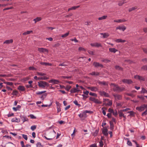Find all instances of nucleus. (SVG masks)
Listing matches in <instances>:
<instances>
[{"label": "nucleus", "instance_id": "f257e3e1", "mask_svg": "<svg viewBox=\"0 0 147 147\" xmlns=\"http://www.w3.org/2000/svg\"><path fill=\"white\" fill-rule=\"evenodd\" d=\"M46 92V91H44L41 92H36V94L37 95H40L39 96V98L42 99L43 100L47 96V94L46 93H44Z\"/></svg>", "mask_w": 147, "mask_h": 147}, {"label": "nucleus", "instance_id": "f03ea898", "mask_svg": "<svg viewBox=\"0 0 147 147\" xmlns=\"http://www.w3.org/2000/svg\"><path fill=\"white\" fill-rule=\"evenodd\" d=\"M125 88L123 87L119 86L117 85L116 87L113 88V90L114 92H121L124 90Z\"/></svg>", "mask_w": 147, "mask_h": 147}, {"label": "nucleus", "instance_id": "7ed1b4c3", "mask_svg": "<svg viewBox=\"0 0 147 147\" xmlns=\"http://www.w3.org/2000/svg\"><path fill=\"white\" fill-rule=\"evenodd\" d=\"M134 78L135 79L138 80L140 81H144L145 80V79L144 77L138 75L135 76H134Z\"/></svg>", "mask_w": 147, "mask_h": 147}, {"label": "nucleus", "instance_id": "20e7f679", "mask_svg": "<svg viewBox=\"0 0 147 147\" xmlns=\"http://www.w3.org/2000/svg\"><path fill=\"white\" fill-rule=\"evenodd\" d=\"M45 82L43 81H41L40 82H38L39 86L42 88H45Z\"/></svg>", "mask_w": 147, "mask_h": 147}, {"label": "nucleus", "instance_id": "39448f33", "mask_svg": "<svg viewBox=\"0 0 147 147\" xmlns=\"http://www.w3.org/2000/svg\"><path fill=\"white\" fill-rule=\"evenodd\" d=\"M99 93L101 96L104 95L105 96L109 97V94L104 91H99Z\"/></svg>", "mask_w": 147, "mask_h": 147}, {"label": "nucleus", "instance_id": "423d86ee", "mask_svg": "<svg viewBox=\"0 0 147 147\" xmlns=\"http://www.w3.org/2000/svg\"><path fill=\"white\" fill-rule=\"evenodd\" d=\"M126 29V27L124 25L118 26L116 28V30L119 29L120 30H122L123 31H124Z\"/></svg>", "mask_w": 147, "mask_h": 147}, {"label": "nucleus", "instance_id": "0eeeda50", "mask_svg": "<svg viewBox=\"0 0 147 147\" xmlns=\"http://www.w3.org/2000/svg\"><path fill=\"white\" fill-rule=\"evenodd\" d=\"M80 91V90H79V88H74L71 89L70 90V92L71 93H72L78 92Z\"/></svg>", "mask_w": 147, "mask_h": 147}, {"label": "nucleus", "instance_id": "6e6552de", "mask_svg": "<svg viewBox=\"0 0 147 147\" xmlns=\"http://www.w3.org/2000/svg\"><path fill=\"white\" fill-rule=\"evenodd\" d=\"M136 109L140 112L143 111L145 109L144 105H142L140 107H136Z\"/></svg>", "mask_w": 147, "mask_h": 147}, {"label": "nucleus", "instance_id": "1a4fd4ad", "mask_svg": "<svg viewBox=\"0 0 147 147\" xmlns=\"http://www.w3.org/2000/svg\"><path fill=\"white\" fill-rule=\"evenodd\" d=\"M90 45L92 47H102L100 43L97 42L91 43Z\"/></svg>", "mask_w": 147, "mask_h": 147}, {"label": "nucleus", "instance_id": "9d476101", "mask_svg": "<svg viewBox=\"0 0 147 147\" xmlns=\"http://www.w3.org/2000/svg\"><path fill=\"white\" fill-rule=\"evenodd\" d=\"M113 96L115 97L116 100H120L122 98V96L119 94H116L113 95Z\"/></svg>", "mask_w": 147, "mask_h": 147}, {"label": "nucleus", "instance_id": "9b49d317", "mask_svg": "<svg viewBox=\"0 0 147 147\" xmlns=\"http://www.w3.org/2000/svg\"><path fill=\"white\" fill-rule=\"evenodd\" d=\"M38 51L40 53H44V52H48L47 49L43 48H38Z\"/></svg>", "mask_w": 147, "mask_h": 147}, {"label": "nucleus", "instance_id": "f8f14e48", "mask_svg": "<svg viewBox=\"0 0 147 147\" xmlns=\"http://www.w3.org/2000/svg\"><path fill=\"white\" fill-rule=\"evenodd\" d=\"M59 81L58 80L55 79H51L49 81V83H53L54 84H58L59 83Z\"/></svg>", "mask_w": 147, "mask_h": 147}, {"label": "nucleus", "instance_id": "ddd939ff", "mask_svg": "<svg viewBox=\"0 0 147 147\" xmlns=\"http://www.w3.org/2000/svg\"><path fill=\"white\" fill-rule=\"evenodd\" d=\"M93 65L95 67H103V65L102 64H100L99 63L97 62H94L93 63Z\"/></svg>", "mask_w": 147, "mask_h": 147}, {"label": "nucleus", "instance_id": "4468645a", "mask_svg": "<svg viewBox=\"0 0 147 147\" xmlns=\"http://www.w3.org/2000/svg\"><path fill=\"white\" fill-rule=\"evenodd\" d=\"M100 34L102 35L103 38H106L109 36V34L108 33H100Z\"/></svg>", "mask_w": 147, "mask_h": 147}, {"label": "nucleus", "instance_id": "2eb2a0df", "mask_svg": "<svg viewBox=\"0 0 147 147\" xmlns=\"http://www.w3.org/2000/svg\"><path fill=\"white\" fill-rule=\"evenodd\" d=\"M88 88L90 89L91 91L96 92L98 90V88L95 87H88Z\"/></svg>", "mask_w": 147, "mask_h": 147}, {"label": "nucleus", "instance_id": "dca6fc26", "mask_svg": "<svg viewBox=\"0 0 147 147\" xmlns=\"http://www.w3.org/2000/svg\"><path fill=\"white\" fill-rule=\"evenodd\" d=\"M107 129L106 128L103 129L102 131V133L105 136H108V133H107Z\"/></svg>", "mask_w": 147, "mask_h": 147}, {"label": "nucleus", "instance_id": "f3484780", "mask_svg": "<svg viewBox=\"0 0 147 147\" xmlns=\"http://www.w3.org/2000/svg\"><path fill=\"white\" fill-rule=\"evenodd\" d=\"M18 89L20 91L23 92L25 91V89L24 86H20L18 88Z\"/></svg>", "mask_w": 147, "mask_h": 147}, {"label": "nucleus", "instance_id": "a211bd4d", "mask_svg": "<svg viewBox=\"0 0 147 147\" xmlns=\"http://www.w3.org/2000/svg\"><path fill=\"white\" fill-rule=\"evenodd\" d=\"M11 121L12 122L19 123L20 121V118L15 117L12 119Z\"/></svg>", "mask_w": 147, "mask_h": 147}, {"label": "nucleus", "instance_id": "6ab92c4d", "mask_svg": "<svg viewBox=\"0 0 147 147\" xmlns=\"http://www.w3.org/2000/svg\"><path fill=\"white\" fill-rule=\"evenodd\" d=\"M20 118L21 119L23 123L25 121H28V118L24 116H20Z\"/></svg>", "mask_w": 147, "mask_h": 147}, {"label": "nucleus", "instance_id": "aec40b11", "mask_svg": "<svg viewBox=\"0 0 147 147\" xmlns=\"http://www.w3.org/2000/svg\"><path fill=\"white\" fill-rule=\"evenodd\" d=\"M89 75L92 76H98L100 75V73L97 72L93 71L92 73H90Z\"/></svg>", "mask_w": 147, "mask_h": 147}, {"label": "nucleus", "instance_id": "412c9836", "mask_svg": "<svg viewBox=\"0 0 147 147\" xmlns=\"http://www.w3.org/2000/svg\"><path fill=\"white\" fill-rule=\"evenodd\" d=\"M115 68L116 69L118 70H120L121 71H123V69L122 67L116 65L115 66Z\"/></svg>", "mask_w": 147, "mask_h": 147}, {"label": "nucleus", "instance_id": "4be33fe9", "mask_svg": "<svg viewBox=\"0 0 147 147\" xmlns=\"http://www.w3.org/2000/svg\"><path fill=\"white\" fill-rule=\"evenodd\" d=\"M13 42V40L12 39L8 40L5 41L3 42V44H9L12 43Z\"/></svg>", "mask_w": 147, "mask_h": 147}, {"label": "nucleus", "instance_id": "5701e85b", "mask_svg": "<svg viewBox=\"0 0 147 147\" xmlns=\"http://www.w3.org/2000/svg\"><path fill=\"white\" fill-rule=\"evenodd\" d=\"M125 1V0H123L120 1L119 2L118 5L119 6H121L123 4L126 3Z\"/></svg>", "mask_w": 147, "mask_h": 147}, {"label": "nucleus", "instance_id": "b1692460", "mask_svg": "<svg viewBox=\"0 0 147 147\" xmlns=\"http://www.w3.org/2000/svg\"><path fill=\"white\" fill-rule=\"evenodd\" d=\"M40 64L42 65H45L46 66H50L52 65V64L51 63H46L44 62H41L40 63Z\"/></svg>", "mask_w": 147, "mask_h": 147}, {"label": "nucleus", "instance_id": "393cba45", "mask_svg": "<svg viewBox=\"0 0 147 147\" xmlns=\"http://www.w3.org/2000/svg\"><path fill=\"white\" fill-rule=\"evenodd\" d=\"M109 123L110 124V129L111 130H113L114 129V126L113 122V121H110Z\"/></svg>", "mask_w": 147, "mask_h": 147}, {"label": "nucleus", "instance_id": "a878e982", "mask_svg": "<svg viewBox=\"0 0 147 147\" xmlns=\"http://www.w3.org/2000/svg\"><path fill=\"white\" fill-rule=\"evenodd\" d=\"M109 51L111 52L115 53L118 51L117 49L115 48H110L109 49Z\"/></svg>", "mask_w": 147, "mask_h": 147}, {"label": "nucleus", "instance_id": "bb28decb", "mask_svg": "<svg viewBox=\"0 0 147 147\" xmlns=\"http://www.w3.org/2000/svg\"><path fill=\"white\" fill-rule=\"evenodd\" d=\"M115 41L117 42H124L126 41L125 40H122L121 39H118L116 40Z\"/></svg>", "mask_w": 147, "mask_h": 147}, {"label": "nucleus", "instance_id": "cd10ccee", "mask_svg": "<svg viewBox=\"0 0 147 147\" xmlns=\"http://www.w3.org/2000/svg\"><path fill=\"white\" fill-rule=\"evenodd\" d=\"M99 131V129L96 130L95 131L92 133V135L94 136H97Z\"/></svg>", "mask_w": 147, "mask_h": 147}, {"label": "nucleus", "instance_id": "c85d7f7f", "mask_svg": "<svg viewBox=\"0 0 147 147\" xmlns=\"http://www.w3.org/2000/svg\"><path fill=\"white\" fill-rule=\"evenodd\" d=\"M98 83L99 84H102L104 85L105 86H108V82H106L105 81H102V82H99Z\"/></svg>", "mask_w": 147, "mask_h": 147}, {"label": "nucleus", "instance_id": "c756f323", "mask_svg": "<svg viewBox=\"0 0 147 147\" xmlns=\"http://www.w3.org/2000/svg\"><path fill=\"white\" fill-rule=\"evenodd\" d=\"M42 20L41 17H37L33 20V21H35V23H36L37 22L39 21Z\"/></svg>", "mask_w": 147, "mask_h": 147}, {"label": "nucleus", "instance_id": "7c9ffc66", "mask_svg": "<svg viewBox=\"0 0 147 147\" xmlns=\"http://www.w3.org/2000/svg\"><path fill=\"white\" fill-rule=\"evenodd\" d=\"M32 32H33L32 31V30L28 31L26 32H24L22 34L24 35L29 34H30L31 33H32Z\"/></svg>", "mask_w": 147, "mask_h": 147}, {"label": "nucleus", "instance_id": "2f4dec72", "mask_svg": "<svg viewBox=\"0 0 147 147\" xmlns=\"http://www.w3.org/2000/svg\"><path fill=\"white\" fill-rule=\"evenodd\" d=\"M123 112L122 111V110H120L118 111V113L119 114V116L120 117H121L124 115Z\"/></svg>", "mask_w": 147, "mask_h": 147}, {"label": "nucleus", "instance_id": "473e14b6", "mask_svg": "<svg viewBox=\"0 0 147 147\" xmlns=\"http://www.w3.org/2000/svg\"><path fill=\"white\" fill-rule=\"evenodd\" d=\"M38 80H46L48 79V78L46 76H44V77H38Z\"/></svg>", "mask_w": 147, "mask_h": 147}, {"label": "nucleus", "instance_id": "72a5a7b5", "mask_svg": "<svg viewBox=\"0 0 147 147\" xmlns=\"http://www.w3.org/2000/svg\"><path fill=\"white\" fill-rule=\"evenodd\" d=\"M107 16H104L101 17H99L98 18V20H104L106 19Z\"/></svg>", "mask_w": 147, "mask_h": 147}, {"label": "nucleus", "instance_id": "f704fd0d", "mask_svg": "<svg viewBox=\"0 0 147 147\" xmlns=\"http://www.w3.org/2000/svg\"><path fill=\"white\" fill-rule=\"evenodd\" d=\"M141 93H147V90L145 89L144 88H142V90L141 91Z\"/></svg>", "mask_w": 147, "mask_h": 147}, {"label": "nucleus", "instance_id": "c9c22d12", "mask_svg": "<svg viewBox=\"0 0 147 147\" xmlns=\"http://www.w3.org/2000/svg\"><path fill=\"white\" fill-rule=\"evenodd\" d=\"M21 108V106L19 105H18L16 107H13V109L15 111H16L18 109Z\"/></svg>", "mask_w": 147, "mask_h": 147}, {"label": "nucleus", "instance_id": "e433bc0d", "mask_svg": "<svg viewBox=\"0 0 147 147\" xmlns=\"http://www.w3.org/2000/svg\"><path fill=\"white\" fill-rule=\"evenodd\" d=\"M95 103L98 104H100L102 103V102L101 101H100L98 100V99L96 98L95 100L94 101V102Z\"/></svg>", "mask_w": 147, "mask_h": 147}, {"label": "nucleus", "instance_id": "4c0bfd02", "mask_svg": "<svg viewBox=\"0 0 147 147\" xmlns=\"http://www.w3.org/2000/svg\"><path fill=\"white\" fill-rule=\"evenodd\" d=\"M74 103L78 107L81 106V105L78 103V102L77 100H75L73 101Z\"/></svg>", "mask_w": 147, "mask_h": 147}, {"label": "nucleus", "instance_id": "58836bf2", "mask_svg": "<svg viewBox=\"0 0 147 147\" xmlns=\"http://www.w3.org/2000/svg\"><path fill=\"white\" fill-rule=\"evenodd\" d=\"M104 105H105L106 106L109 105V106H111L112 105V101H110L108 102L106 104H104Z\"/></svg>", "mask_w": 147, "mask_h": 147}, {"label": "nucleus", "instance_id": "ea45409f", "mask_svg": "<svg viewBox=\"0 0 147 147\" xmlns=\"http://www.w3.org/2000/svg\"><path fill=\"white\" fill-rule=\"evenodd\" d=\"M69 32H67L65 34L62 35L61 36L62 38H65V37L69 35Z\"/></svg>", "mask_w": 147, "mask_h": 147}, {"label": "nucleus", "instance_id": "a19ab883", "mask_svg": "<svg viewBox=\"0 0 147 147\" xmlns=\"http://www.w3.org/2000/svg\"><path fill=\"white\" fill-rule=\"evenodd\" d=\"M44 137L47 140H52L54 138V137H51L50 138H48L46 136H44Z\"/></svg>", "mask_w": 147, "mask_h": 147}, {"label": "nucleus", "instance_id": "79ce46f5", "mask_svg": "<svg viewBox=\"0 0 147 147\" xmlns=\"http://www.w3.org/2000/svg\"><path fill=\"white\" fill-rule=\"evenodd\" d=\"M126 139L127 140H128V141H127V145L130 146H132V143H131V141L129 140V139H128L127 138Z\"/></svg>", "mask_w": 147, "mask_h": 147}, {"label": "nucleus", "instance_id": "37998d69", "mask_svg": "<svg viewBox=\"0 0 147 147\" xmlns=\"http://www.w3.org/2000/svg\"><path fill=\"white\" fill-rule=\"evenodd\" d=\"M80 6L78 5L77 6H74L71 7V10H75L76 8H78L80 7Z\"/></svg>", "mask_w": 147, "mask_h": 147}, {"label": "nucleus", "instance_id": "c03bdc74", "mask_svg": "<svg viewBox=\"0 0 147 147\" xmlns=\"http://www.w3.org/2000/svg\"><path fill=\"white\" fill-rule=\"evenodd\" d=\"M78 51H86V50L84 48L81 47H80L78 48Z\"/></svg>", "mask_w": 147, "mask_h": 147}, {"label": "nucleus", "instance_id": "a18cd8bd", "mask_svg": "<svg viewBox=\"0 0 147 147\" xmlns=\"http://www.w3.org/2000/svg\"><path fill=\"white\" fill-rule=\"evenodd\" d=\"M127 113H129L130 115L133 116L135 114V113L133 111H128Z\"/></svg>", "mask_w": 147, "mask_h": 147}, {"label": "nucleus", "instance_id": "49530a36", "mask_svg": "<svg viewBox=\"0 0 147 147\" xmlns=\"http://www.w3.org/2000/svg\"><path fill=\"white\" fill-rule=\"evenodd\" d=\"M36 128V125H34L31 126L30 127L32 131H34Z\"/></svg>", "mask_w": 147, "mask_h": 147}, {"label": "nucleus", "instance_id": "de8ad7c7", "mask_svg": "<svg viewBox=\"0 0 147 147\" xmlns=\"http://www.w3.org/2000/svg\"><path fill=\"white\" fill-rule=\"evenodd\" d=\"M71 86H67L65 88V89L67 91H69L70 89L71 88Z\"/></svg>", "mask_w": 147, "mask_h": 147}, {"label": "nucleus", "instance_id": "09e8293b", "mask_svg": "<svg viewBox=\"0 0 147 147\" xmlns=\"http://www.w3.org/2000/svg\"><path fill=\"white\" fill-rule=\"evenodd\" d=\"M113 115H114L115 117H116L118 115V113L116 110L115 111H113Z\"/></svg>", "mask_w": 147, "mask_h": 147}, {"label": "nucleus", "instance_id": "8fccbe9b", "mask_svg": "<svg viewBox=\"0 0 147 147\" xmlns=\"http://www.w3.org/2000/svg\"><path fill=\"white\" fill-rule=\"evenodd\" d=\"M137 8V7H132L131 8H129V10H128V11H129V12H131L133 10H134L135 9H136Z\"/></svg>", "mask_w": 147, "mask_h": 147}, {"label": "nucleus", "instance_id": "3c124183", "mask_svg": "<svg viewBox=\"0 0 147 147\" xmlns=\"http://www.w3.org/2000/svg\"><path fill=\"white\" fill-rule=\"evenodd\" d=\"M89 95L97 97V95L95 93L90 92L89 93Z\"/></svg>", "mask_w": 147, "mask_h": 147}, {"label": "nucleus", "instance_id": "603ef678", "mask_svg": "<svg viewBox=\"0 0 147 147\" xmlns=\"http://www.w3.org/2000/svg\"><path fill=\"white\" fill-rule=\"evenodd\" d=\"M18 91L16 90H14L13 91L12 94L13 96L16 95L18 94Z\"/></svg>", "mask_w": 147, "mask_h": 147}, {"label": "nucleus", "instance_id": "864d4df0", "mask_svg": "<svg viewBox=\"0 0 147 147\" xmlns=\"http://www.w3.org/2000/svg\"><path fill=\"white\" fill-rule=\"evenodd\" d=\"M65 62H64L63 63H60L59 64V66H67V65L66 64H65Z\"/></svg>", "mask_w": 147, "mask_h": 147}, {"label": "nucleus", "instance_id": "5fc2aeb1", "mask_svg": "<svg viewBox=\"0 0 147 147\" xmlns=\"http://www.w3.org/2000/svg\"><path fill=\"white\" fill-rule=\"evenodd\" d=\"M88 52L90 54V55H94V52L93 51H92L91 50H88Z\"/></svg>", "mask_w": 147, "mask_h": 147}, {"label": "nucleus", "instance_id": "6e6d98bb", "mask_svg": "<svg viewBox=\"0 0 147 147\" xmlns=\"http://www.w3.org/2000/svg\"><path fill=\"white\" fill-rule=\"evenodd\" d=\"M37 74L38 75L41 76H43L46 75V74L44 73L39 72H37Z\"/></svg>", "mask_w": 147, "mask_h": 147}, {"label": "nucleus", "instance_id": "4d7b16f0", "mask_svg": "<svg viewBox=\"0 0 147 147\" xmlns=\"http://www.w3.org/2000/svg\"><path fill=\"white\" fill-rule=\"evenodd\" d=\"M29 69L30 70H36V69L33 66H31L29 67Z\"/></svg>", "mask_w": 147, "mask_h": 147}, {"label": "nucleus", "instance_id": "13d9d810", "mask_svg": "<svg viewBox=\"0 0 147 147\" xmlns=\"http://www.w3.org/2000/svg\"><path fill=\"white\" fill-rule=\"evenodd\" d=\"M141 69H143L144 70H147V65H145L143 66L142 68Z\"/></svg>", "mask_w": 147, "mask_h": 147}, {"label": "nucleus", "instance_id": "bf43d9fd", "mask_svg": "<svg viewBox=\"0 0 147 147\" xmlns=\"http://www.w3.org/2000/svg\"><path fill=\"white\" fill-rule=\"evenodd\" d=\"M147 114V109H146L145 111L142 113V115L144 116L146 115Z\"/></svg>", "mask_w": 147, "mask_h": 147}, {"label": "nucleus", "instance_id": "052dcab7", "mask_svg": "<svg viewBox=\"0 0 147 147\" xmlns=\"http://www.w3.org/2000/svg\"><path fill=\"white\" fill-rule=\"evenodd\" d=\"M22 136L23 138L26 140H27L28 139V138L27 136L25 134H22Z\"/></svg>", "mask_w": 147, "mask_h": 147}, {"label": "nucleus", "instance_id": "680f3d73", "mask_svg": "<svg viewBox=\"0 0 147 147\" xmlns=\"http://www.w3.org/2000/svg\"><path fill=\"white\" fill-rule=\"evenodd\" d=\"M5 83L7 85L10 86H12L13 84V83L12 82H6Z\"/></svg>", "mask_w": 147, "mask_h": 147}, {"label": "nucleus", "instance_id": "e2e57ef3", "mask_svg": "<svg viewBox=\"0 0 147 147\" xmlns=\"http://www.w3.org/2000/svg\"><path fill=\"white\" fill-rule=\"evenodd\" d=\"M96 98L93 97H90L89 98L90 100L93 101L94 102L95 101Z\"/></svg>", "mask_w": 147, "mask_h": 147}, {"label": "nucleus", "instance_id": "0e129e2a", "mask_svg": "<svg viewBox=\"0 0 147 147\" xmlns=\"http://www.w3.org/2000/svg\"><path fill=\"white\" fill-rule=\"evenodd\" d=\"M133 82L130 79H128L127 81V84H130L132 83Z\"/></svg>", "mask_w": 147, "mask_h": 147}, {"label": "nucleus", "instance_id": "69168bd1", "mask_svg": "<svg viewBox=\"0 0 147 147\" xmlns=\"http://www.w3.org/2000/svg\"><path fill=\"white\" fill-rule=\"evenodd\" d=\"M71 78V76H63L62 78L64 79H70Z\"/></svg>", "mask_w": 147, "mask_h": 147}, {"label": "nucleus", "instance_id": "338daca9", "mask_svg": "<svg viewBox=\"0 0 147 147\" xmlns=\"http://www.w3.org/2000/svg\"><path fill=\"white\" fill-rule=\"evenodd\" d=\"M100 146V147H102L103 146V143L102 141V140L100 141L99 142Z\"/></svg>", "mask_w": 147, "mask_h": 147}, {"label": "nucleus", "instance_id": "774afa93", "mask_svg": "<svg viewBox=\"0 0 147 147\" xmlns=\"http://www.w3.org/2000/svg\"><path fill=\"white\" fill-rule=\"evenodd\" d=\"M142 61L144 63H147V59L146 58H144L142 60Z\"/></svg>", "mask_w": 147, "mask_h": 147}]
</instances>
